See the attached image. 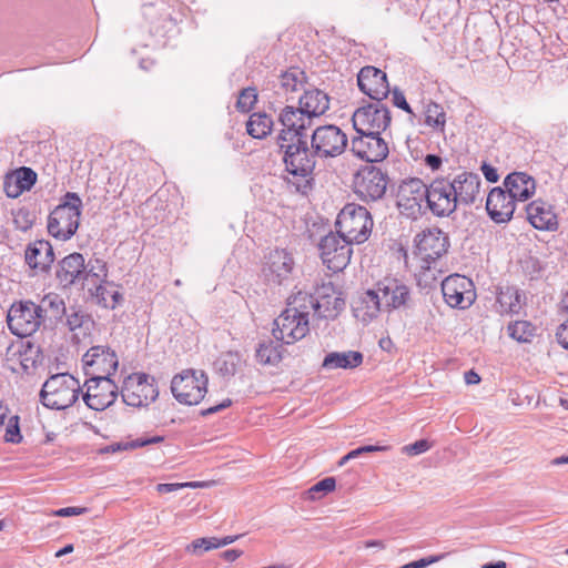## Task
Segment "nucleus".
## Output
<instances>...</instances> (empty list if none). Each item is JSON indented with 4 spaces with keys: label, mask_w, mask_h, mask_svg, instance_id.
<instances>
[{
    "label": "nucleus",
    "mask_w": 568,
    "mask_h": 568,
    "mask_svg": "<svg viewBox=\"0 0 568 568\" xmlns=\"http://www.w3.org/2000/svg\"><path fill=\"white\" fill-rule=\"evenodd\" d=\"M317 307L318 303L311 295L298 292L275 318L273 336L285 344H293L302 339L310 331V313Z\"/></svg>",
    "instance_id": "f257e3e1"
},
{
    "label": "nucleus",
    "mask_w": 568,
    "mask_h": 568,
    "mask_svg": "<svg viewBox=\"0 0 568 568\" xmlns=\"http://www.w3.org/2000/svg\"><path fill=\"white\" fill-rule=\"evenodd\" d=\"M280 152L283 154V162L286 172L292 175L296 191L306 192L312 180V174L316 165V155L313 149L308 146L307 139H297L290 142L277 141Z\"/></svg>",
    "instance_id": "f03ea898"
},
{
    "label": "nucleus",
    "mask_w": 568,
    "mask_h": 568,
    "mask_svg": "<svg viewBox=\"0 0 568 568\" xmlns=\"http://www.w3.org/2000/svg\"><path fill=\"white\" fill-rule=\"evenodd\" d=\"M81 209L80 196L74 192H67L48 217V232L61 241L71 239L79 227Z\"/></svg>",
    "instance_id": "7ed1b4c3"
},
{
    "label": "nucleus",
    "mask_w": 568,
    "mask_h": 568,
    "mask_svg": "<svg viewBox=\"0 0 568 568\" xmlns=\"http://www.w3.org/2000/svg\"><path fill=\"white\" fill-rule=\"evenodd\" d=\"M80 390V383L72 375L55 374L43 384L40 398L48 408L65 409L78 399Z\"/></svg>",
    "instance_id": "20e7f679"
},
{
    "label": "nucleus",
    "mask_w": 568,
    "mask_h": 568,
    "mask_svg": "<svg viewBox=\"0 0 568 568\" xmlns=\"http://www.w3.org/2000/svg\"><path fill=\"white\" fill-rule=\"evenodd\" d=\"M336 226L337 233L348 243L361 244L368 239L373 220L366 207L347 204L337 215Z\"/></svg>",
    "instance_id": "39448f33"
},
{
    "label": "nucleus",
    "mask_w": 568,
    "mask_h": 568,
    "mask_svg": "<svg viewBox=\"0 0 568 568\" xmlns=\"http://www.w3.org/2000/svg\"><path fill=\"white\" fill-rule=\"evenodd\" d=\"M209 377L203 371L184 369L171 382L174 398L184 405H197L207 392Z\"/></svg>",
    "instance_id": "423d86ee"
},
{
    "label": "nucleus",
    "mask_w": 568,
    "mask_h": 568,
    "mask_svg": "<svg viewBox=\"0 0 568 568\" xmlns=\"http://www.w3.org/2000/svg\"><path fill=\"white\" fill-rule=\"evenodd\" d=\"M123 402L132 407L148 406L159 396L155 378L144 373H134L123 381Z\"/></svg>",
    "instance_id": "0eeeda50"
},
{
    "label": "nucleus",
    "mask_w": 568,
    "mask_h": 568,
    "mask_svg": "<svg viewBox=\"0 0 568 568\" xmlns=\"http://www.w3.org/2000/svg\"><path fill=\"white\" fill-rule=\"evenodd\" d=\"M347 135L336 125L317 126L311 136V148L318 159H333L344 153Z\"/></svg>",
    "instance_id": "6e6552de"
},
{
    "label": "nucleus",
    "mask_w": 568,
    "mask_h": 568,
    "mask_svg": "<svg viewBox=\"0 0 568 568\" xmlns=\"http://www.w3.org/2000/svg\"><path fill=\"white\" fill-rule=\"evenodd\" d=\"M390 112L382 102L376 101L358 108L352 118L356 133L381 134L390 124Z\"/></svg>",
    "instance_id": "1a4fd4ad"
},
{
    "label": "nucleus",
    "mask_w": 568,
    "mask_h": 568,
    "mask_svg": "<svg viewBox=\"0 0 568 568\" xmlns=\"http://www.w3.org/2000/svg\"><path fill=\"white\" fill-rule=\"evenodd\" d=\"M7 322L10 331L20 337L32 335L42 324L37 304L31 301L12 304L8 312Z\"/></svg>",
    "instance_id": "9d476101"
},
{
    "label": "nucleus",
    "mask_w": 568,
    "mask_h": 568,
    "mask_svg": "<svg viewBox=\"0 0 568 568\" xmlns=\"http://www.w3.org/2000/svg\"><path fill=\"white\" fill-rule=\"evenodd\" d=\"M458 206L454 185L447 178H437L427 186L426 207L438 217L449 216Z\"/></svg>",
    "instance_id": "9b49d317"
},
{
    "label": "nucleus",
    "mask_w": 568,
    "mask_h": 568,
    "mask_svg": "<svg viewBox=\"0 0 568 568\" xmlns=\"http://www.w3.org/2000/svg\"><path fill=\"white\" fill-rule=\"evenodd\" d=\"M427 204V185L420 179H409L399 185L397 206L409 219H417Z\"/></svg>",
    "instance_id": "f8f14e48"
},
{
    "label": "nucleus",
    "mask_w": 568,
    "mask_h": 568,
    "mask_svg": "<svg viewBox=\"0 0 568 568\" xmlns=\"http://www.w3.org/2000/svg\"><path fill=\"white\" fill-rule=\"evenodd\" d=\"M388 176L379 168L367 165L355 178V192L365 202L381 200L387 190Z\"/></svg>",
    "instance_id": "ddd939ff"
},
{
    "label": "nucleus",
    "mask_w": 568,
    "mask_h": 568,
    "mask_svg": "<svg viewBox=\"0 0 568 568\" xmlns=\"http://www.w3.org/2000/svg\"><path fill=\"white\" fill-rule=\"evenodd\" d=\"M442 293L445 302L453 308L466 310L476 300L473 282L459 274H453L442 281Z\"/></svg>",
    "instance_id": "4468645a"
},
{
    "label": "nucleus",
    "mask_w": 568,
    "mask_h": 568,
    "mask_svg": "<svg viewBox=\"0 0 568 568\" xmlns=\"http://www.w3.org/2000/svg\"><path fill=\"white\" fill-rule=\"evenodd\" d=\"M318 248L323 263L333 272L343 271L351 261V243L338 233H329L324 236Z\"/></svg>",
    "instance_id": "2eb2a0df"
},
{
    "label": "nucleus",
    "mask_w": 568,
    "mask_h": 568,
    "mask_svg": "<svg viewBox=\"0 0 568 568\" xmlns=\"http://www.w3.org/2000/svg\"><path fill=\"white\" fill-rule=\"evenodd\" d=\"M282 129L277 141L290 142L297 139H307L306 130L312 126L313 120L300 108L286 105L278 113Z\"/></svg>",
    "instance_id": "dca6fc26"
},
{
    "label": "nucleus",
    "mask_w": 568,
    "mask_h": 568,
    "mask_svg": "<svg viewBox=\"0 0 568 568\" xmlns=\"http://www.w3.org/2000/svg\"><path fill=\"white\" fill-rule=\"evenodd\" d=\"M84 387L83 402L93 410H104L118 396V386L111 378L89 377Z\"/></svg>",
    "instance_id": "f3484780"
},
{
    "label": "nucleus",
    "mask_w": 568,
    "mask_h": 568,
    "mask_svg": "<svg viewBox=\"0 0 568 568\" xmlns=\"http://www.w3.org/2000/svg\"><path fill=\"white\" fill-rule=\"evenodd\" d=\"M85 375L110 378L118 368V356L108 346H93L82 357Z\"/></svg>",
    "instance_id": "a211bd4d"
},
{
    "label": "nucleus",
    "mask_w": 568,
    "mask_h": 568,
    "mask_svg": "<svg viewBox=\"0 0 568 568\" xmlns=\"http://www.w3.org/2000/svg\"><path fill=\"white\" fill-rule=\"evenodd\" d=\"M374 288L385 312L406 307L410 301V288L399 278L386 276Z\"/></svg>",
    "instance_id": "6ab92c4d"
},
{
    "label": "nucleus",
    "mask_w": 568,
    "mask_h": 568,
    "mask_svg": "<svg viewBox=\"0 0 568 568\" xmlns=\"http://www.w3.org/2000/svg\"><path fill=\"white\" fill-rule=\"evenodd\" d=\"M353 154L367 162H381L388 155V143L374 133H356L351 141Z\"/></svg>",
    "instance_id": "aec40b11"
},
{
    "label": "nucleus",
    "mask_w": 568,
    "mask_h": 568,
    "mask_svg": "<svg viewBox=\"0 0 568 568\" xmlns=\"http://www.w3.org/2000/svg\"><path fill=\"white\" fill-rule=\"evenodd\" d=\"M417 260L437 261L447 252L448 236L439 229H427L415 237Z\"/></svg>",
    "instance_id": "412c9836"
},
{
    "label": "nucleus",
    "mask_w": 568,
    "mask_h": 568,
    "mask_svg": "<svg viewBox=\"0 0 568 568\" xmlns=\"http://www.w3.org/2000/svg\"><path fill=\"white\" fill-rule=\"evenodd\" d=\"M359 90L375 101H382L389 93L386 73L375 67H364L357 75Z\"/></svg>",
    "instance_id": "4be33fe9"
},
{
    "label": "nucleus",
    "mask_w": 568,
    "mask_h": 568,
    "mask_svg": "<svg viewBox=\"0 0 568 568\" xmlns=\"http://www.w3.org/2000/svg\"><path fill=\"white\" fill-rule=\"evenodd\" d=\"M294 261L285 250H274L266 257L263 275L268 283L282 285L293 271Z\"/></svg>",
    "instance_id": "5701e85b"
},
{
    "label": "nucleus",
    "mask_w": 568,
    "mask_h": 568,
    "mask_svg": "<svg viewBox=\"0 0 568 568\" xmlns=\"http://www.w3.org/2000/svg\"><path fill=\"white\" fill-rule=\"evenodd\" d=\"M516 209L515 200L501 187H494L486 201V210L496 223H506L511 220Z\"/></svg>",
    "instance_id": "b1692460"
},
{
    "label": "nucleus",
    "mask_w": 568,
    "mask_h": 568,
    "mask_svg": "<svg viewBox=\"0 0 568 568\" xmlns=\"http://www.w3.org/2000/svg\"><path fill=\"white\" fill-rule=\"evenodd\" d=\"M458 204L470 205L480 196V178L476 173L463 172L450 180Z\"/></svg>",
    "instance_id": "393cba45"
},
{
    "label": "nucleus",
    "mask_w": 568,
    "mask_h": 568,
    "mask_svg": "<svg viewBox=\"0 0 568 568\" xmlns=\"http://www.w3.org/2000/svg\"><path fill=\"white\" fill-rule=\"evenodd\" d=\"M527 219L530 224L541 231H554L558 226L557 215L552 205L544 200H535L526 206Z\"/></svg>",
    "instance_id": "a878e982"
},
{
    "label": "nucleus",
    "mask_w": 568,
    "mask_h": 568,
    "mask_svg": "<svg viewBox=\"0 0 568 568\" xmlns=\"http://www.w3.org/2000/svg\"><path fill=\"white\" fill-rule=\"evenodd\" d=\"M504 187L515 202H526L535 194L536 181L526 172H511L505 178Z\"/></svg>",
    "instance_id": "bb28decb"
},
{
    "label": "nucleus",
    "mask_w": 568,
    "mask_h": 568,
    "mask_svg": "<svg viewBox=\"0 0 568 568\" xmlns=\"http://www.w3.org/2000/svg\"><path fill=\"white\" fill-rule=\"evenodd\" d=\"M85 263L84 257L80 253H72L60 262L57 277L63 285H72L84 278Z\"/></svg>",
    "instance_id": "cd10ccee"
},
{
    "label": "nucleus",
    "mask_w": 568,
    "mask_h": 568,
    "mask_svg": "<svg viewBox=\"0 0 568 568\" xmlns=\"http://www.w3.org/2000/svg\"><path fill=\"white\" fill-rule=\"evenodd\" d=\"M329 97L320 89L305 90L298 106L312 119L320 118L329 109Z\"/></svg>",
    "instance_id": "c85d7f7f"
},
{
    "label": "nucleus",
    "mask_w": 568,
    "mask_h": 568,
    "mask_svg": "<svg viewBox=\"0 0 568 568\" xmlns=\"http://www.w3.org/2000/svg\"><path fill=\"white\" fill-rule=\"evenodd\" d=\"M53 261V248L48 241H36L26 251V262L31 268L47 271Z\"/></svg>",
    "instance_id": "c756f323"
},
{
    "label": "nucleus",
    "mask_w": 568,
    "mask_h": 568,
    "mask_svg": "<svg viewBox=\"0 0 568 568\" xmlns=\"http://www.w3.org/2000/svg\"><path fill=\"white\" fill-rule=\"evenodd\" d=\"M37 307L41 315V323L49 321L50 324H55L67 314L64 301L57 293L44 295L40 304H37Z\"/></svg>",
    "instance_id": "7c9ffc66"
},
{
    "label": "nucleus",
    "mask_w": 568,
    "mask_h": 568,
    "mask_svg": "<svg viewBox=\"0 0 568 568\" xmlns=\"http://www.w3.org/2000/svg\"><path fill=\"white\" fill-rule=\"evenodd\" d=\"M355 315L363 322L375 318L379 312L384 311L378 294L375 288L366 291L359 298L354 308Z\"/></svg>",
    "instance_id": "2f4dec72"
},
{
    "label": "nucleus",
    "mask_w": 568,
    "mask_h": 568,
    "mask_svg": "<svg viewBox=\"0 0 568 568\" xmlns=\"http://www.w3.org/2000/svg\"><path fill=\"white\" fill-rule=\"evenodd\" d=\"M363 363V354L356 351L332 352L323 361V367L326 369H352Z\"/></svg>",
    "instance_id": "473e14b6"
},
{
    "label": "nucleus",
    "mask_w": 568,
    "mask_h": 568,
    "mask_svg": "<svg viewBox=\"0 0 568 568\" xmlns=\"http://www.w3.org/2000/svg\"><path fill=\"white\" fill-rule=\"evenodd\" d=\"M521 294L515 287L500 288L497 295L498 312L500 314H518L521 308Z\"/></svg>",
    "instance_id": "72a5a7b5"
},
{
    "label": "nucleus",
    "mask_w": 568,
    "mask_h": 568,
    "mask_svg": "<svg viewBox=\"0 0 568 568\" xmlns=\"http://www.w3.org/2000/svg\"><path fill=\"white\" fill-rule=\"evenodd\" d=\"M37 181V173L30 168H21L14 176V191H11V181H6L4 190L9 197H18L22 192L29 191Z\"/></svg>",
    "instance_id": "f704fd0d"
},
{
    "label": "nucleus",
    "mask_w": 568,
    "mask_h": 568,
    "mask_svg": "<svg viewBox=\"0 0 568 568\" xmlns=\"http://www.w3.org/2000/svg\"><path fill=\"white\" fill-rule=\"evenodd\" d=\"M305 83V72L297 67L287 69L278 77V88L286 94L304 89Z\"/></svg>",
    "instance_id": "c9c22d12"
},
{
    "label": "nucleus",
    "mask_w": 568,
    "mask_h": 568,
    "mask_svg": "<svg viewBox=\"0 0 568 568\" xmlns=\"http://www.w3.org/2000/svg\"><path fill=\"white\" fill-rule=\"evenodd\" d=\"M274 122L266 113L255 112L246 122V132L254 139L266 138L273 129Z\"/></svg>",
    "instance_id": "e433bc0d"
},
{
    "label": "nucleus",
    "mask_w": 568,
    "mask_h": 568,
    "mask_svg": "<svg viewBox=\"0 0 568 568\" xmlns=\"http://www.w3.org/2000/svg\"><path fill=\"white\" fill-rule=\"evenodd\" d=\"M436 262L437 261L418 260V265L415 271L418 286L423 288L432 287L438 281L439 271Z\"/></svg>",
    "instance_id": "4c0bfd02"
},
{
    "label": "nucleus",
    "mask_w": 568,
    "mask_h": 568,
    "mask_svg": "<svg viewBox=\"0 0 568 568\" xmlns=\"http://www.w3.org/2000/svg\"><path fill=\"white\" fill-rule=\"evenodd\" d=\"M256 359L262 365H276L282 359L281 346L273 341H264L256 348Z\"/></svg>",
    "instance_id": "58836bf2"
},
{
    "label": "nucleus",
    "mask_w": 568,
    "mask_h": 568,
    "mask_svg": "<svg viewBox=\"0 0 568 568\" xmlns=\"http://www.w3.org/2000/svg\"><path fill=\"white\" fill-rule=\"evenodd\" d=\"M95 296L103 307L112 310L115 308L122 301L121 293L115 288V285L112 283H106L105 285H98L95 288Z\"/></svg>",
    "instance_id": "ea45409f"
},
{
    "label": "nucleus",
    "mask_w": 568,
    "mask_h": 568,
    "mask_svg": "<svg viewBox=\"0 0 568 568\" xmlns=\"http://www.w3.org/2000/svg\"><path fill=\"white\" fill-rule=\"evenodd\" d=\"M240 364L241 356L236 352L222 353L214 363L216 371L223 376H233Z\"/></svg>",
    "instance_id": "a19ab883"
},
{
    "label": "nucleus",
    "mask_w": 568,
    "mask_h": 568,
    "mask_svg": "<svg viewBox=\"0 0 568 568\" xmlns=\"http://www.w3.org/2000/svg\"><path fill=\"white\" fill-rule=\"evenodd\" d=\"M425 123L436 130H444L446 114L443 106L435 102H429L425 106Z\"/></svg>",
    "instance_id": "79ce46f5"
},
{
    "label": "nucleus",
    "mask_w": 568,
    "mask_h": 568,
    "mask_svg": "<svg viewBox=\"0 0 568 568\" xmlns=\"http://www.w3.org/2000/svg\"><path fill=\"white\" fill-rule=\"evenodd\" d=\"M508 332L514 339L527 343L536 335V327L527 321H516L508 325Z\"/></svg>",
    "instance_id": "37998d69"
},
{
    "label": "nucleus",
    "mask_w": 568,
    "mask_h": 568,
    "mask_svg": "<svg viewBox=\"0 0 568 568\" xmlns=\"http://www.w3.org/2000/svg\"><path fill=\"white\" fill-rule=\"evenodd\" d=\"M108 276V266L106 263L100 258H91L88 264H85V273L84 280H89L90 277L95 278L98 281H104Z\"/></svg>",
    "instance_id": "c03bdc74"
},
{
    "label": "nucleus",
    "mask_w": 568,
    "mask_h": 568,
    "mask_svg": "<svg viewBox=\"0 0 568 568\" xmlns=\"http://www.w3.org/2000/svg\"><path fill=\"white\" fill-rule=\"evenodd\" d=\"M335 486H336L335 479L333 477H326V478L320 480L318 483H316L315 485H313L308 489V491H307L308 497L312 500L320 499L327 493L333 491L335 489Z\"/></svg>",
    "instance_id": "a18cd8bd"
},
{
    "label": "nucleus",
    "mask_w": 568,
    "mask_h": 568,
    "mask_svg": "<svg viewBox=\"0 0 568 568\" xmlns=\"http://www.w3.org/2000/svg\"><path fill=\"white\" fill-rule=\"evenodd\" d=\"M4 442L12 443V444H19L22 440V435L20 433V426H19V416L13 415L9 417L8 423L6 425L4 429Z\"/></svg>",
    "instance_id": "49530a36"
},
{
    "label": "nucleus",
    "mask_w": 568,
    "mask_h": 568,
    "mask_svg": "<svg viewBox=\"0 0 568 568\" xmlns=\"http://www.w3.org/2000/svg\"><path fill=\"white\" fill-rule=\"evenodd\" d=\"M163 442V437L162 436H152V437H148V438H136L134 440H131L129 443H126L123 447L120 445V444H116V445H111L106 448L108 452H118V450H121V449H128V448H131V449H134V448H140V447H144L146 445H151V444H158V443H161Z\"/></svg>",
    "instance_id": "de8ad7c7"
},
{
    "label": "nucleus",
    "mask_w": 568,
    "mask_h": 568,
    "mask_svg": "<svg viewBox=\"0 0 568 568\" xmlns=\"http://www.w3.org/2000/svg\"><path fill=\"white\" fill-rule=\"evenodd\" d=\"M257 101L255 88L243 89L239 95L236 108L242 112H248Z\"/></svg>",
    "instance_id": "09e8293b"
},
{
    "label": "nucleus",
    "mask_w": 568,
    "mask_h": 568,
    "mask_svg": "<svg viewBox=\"0 0 568 568\" xmlns=\"http://www.w3.org/2000/svg\"><path fill=\"white\" fill-rule=\"evenodd\" d=\"M217 538L209 537V538H197L194 539L187 547L186 550L193 554H199L200 550L209 551L212 549H217Z\"/></svg>",
    "instance_id": "8fccbe9b"
},
{
    "label": "nucleus",
    "mask_w": 568,
    "mask_h": 568,
    "mask_svg": "<svg viewBox=\"0 0 568 568\" xmlns=\"http://www.w3.org/2000/svg\"><path fill=\"white\" fill-rule=\"evenodd\" d=\"M64 315L67 316V325L70 331L80 328L88 320V316L81 310L75 307H70L69 312L67 311V314Z\"/></svg>",
    "instance_id": "3c124183"
},
{
    "label": "nucleus",
    "mask_w": 568,
    "mask_h": 568,
    "mask_svg": "<svg viewBox=\"0 0 568 568\" xmlns=\"http://www.w3.org/2000/svg\"><path fill=\"white\" fill-rule=\"evenodd\" d=\"M203 486H204L203 483H200V481L175 483V484H159L156 486V490L160 494H166V493L176 491V490L185 488V487L196 488V487H203Z\"/></svg>",
    "instance_id": "603ef678"
},
{
    "label": "nucleus",
    "mask_w": 568,
    "mask_h": 568,
    "mask_svg": "<svg viewBox=\"0 0 568 568\" xmlns=\"http://www.w3.org/2000/svg\"><path fill=\"white\" fill-rule=\"evenodd\" d=\"M447 554L432 555L425 558H420L419 560L410 561L406 565H403L398 568H426L432 564H436L443 560Z\"/></svg>",
    "instance_id": "864d4df0"
},
{
    "label": "nucleus",
    "mask_w": 568,
    "mask_h": 568,
    "mask_svg": "<svg viewBox=\"0 0 568 568\" xmlns=\"http://www.w3.org/2000/svg\"><path fill=\"white\" fill-rule=\"evenodd\" d=\"M524 271L530 276L536 277L542 271V265L537 257L527 256L521 261Z\"/></svg>",
    "instance_id": "5fc2aeb1"
},
{
    "label": "nucleus",
    "mask_w": 568,
    "mask_h": 568,
    "mask_svg": "<svg viewBox=\"0 0 568 568\" xmlns=\"http://www.w3.org/2000/svg\"><path fill=\"white\" fill-rule=\"evenodd\" d=\"M430 448V444L426 439L416 440L413 444L403 447V453L409 456H416L427 452Z\"/></svg>",
    "instance_id": "6e6d98bb"
},
{
    "label": "nucleus",
    "mask_w": 568,
    "mask_h": 568,
    "mask_svg": "<svg viewBox=\"0 0 568 568\" xmlns=\"http://www.w3.org/2000/svg\"><path fill=\"white\" fill-rule=\"evenodd\" d=\"M387 448H388L387 446H379V445L362 446V447L351 450L348 453V457H352V459H355L364 454L374 453V452H383V450H386Z\"/></svg>",
    "instance_id": "4d7b16f0"
},
{
    "label": "nucleus",
    "mask_w": 568,
    "mask_h": 568,
    "mask_svg": "<svg viewBox=\"0 0 568 568\" xmlns=\"http://www.w3.org/2000/svg\"><path fill=\"white\" fill-rule=\"evenodd\" d=\"M393 103L397 108H399V109L406 111L407 113L414 115L409 104L406 101L405 95L403 94V92L398 91L397 89L393 91Z\"/></svg>",
    "instance_id": "13d9d810"
},
{
    "label": "nucleus",
    "mask_w": 568,
    "mask_h": 568,
    "mask_svg": "<svg viewBox=\"0 0 568 568\" xmlns=\"http://www.w3.org/2000/svg\"><path fill=\"white\" fill-rule=\"evenodd\" d=\"M556 337L558 343L568 349V320L557 328Z\"/></svg>",
    "instance_id": "bf43d9fd"
},
{
    "label": "nucleus",
    "mask_w": 568,
    "mask_h": 568,
    "mask_svg": "<svg viewBox=\"0 0 568 568\" xmlns=\"http://www.w3.org/2000/svg\"><path fill=\"white\" fill-rule=\"evenodd\" d=\"M85 511V508H80V507H65V508H60L58 510L54 511V515L55 516H59V517H70V516H78V515H81Z\"/></svg>",
    "instance_id": "052dcab7"
},
{
    "label": "nucleus",
    "mask_w": 568,
    "mask_h": 568,
    "mask_svg": "<svg viewBox=\"0 0 568 568\" xmlns=\"http://www.w3.org/2000/svg\"><path fill=\"white\" fill-rule=\"evenodd\" d=\"M231 404H232V400L230 398H226L217 405H213V406H210V407L203 409L201 412V414H202V416H209V415L215 414L224 408H227L229 406H231Z\"/></svg>",
    "instance_id": "680f3d73"
},
{
    "label": "nucleus",
    "mask_w": 568,
    "mask_h": 568,
    "mask_svg": "<svg viewBox=\"0 0 568 568\" xmlns=\"http://www.w3.org/2000/svg\"><path fill=\"white\" fill-rule=\"evenodd\" d=\"M481 171L488 182L495 183L498 181L499 175L497 170L488 164H483Z\"/></svg>",
    "instance_id": "e2e57ef3"
},
{
    "label": "nucleus",
    "mask_w": 568,
    "mask_h": 568,
    "mask_svg": "<svg viewBox=\"0 0 568 568\" xmlns=\"http://www.w3.org/2000/svg\"><path fill=\"white\" fill-rule=\"evenodd\" d=\"M442 158L436 154H427L425 156V164L433 171L438 170L442 165Z\"/></svg>",
    "instance_id": "0e129e2a"
},
{
    "label": "nucleus",
    "mask_w": 568,
    "mask_h": 568,
    "mask_svg": "<svg viewBox=\"0 0 568 568\" xmlns=\"http://www.w3.org/2000/svg\"><path fill=\"white\" fill-rule=\"evenodd\" d=\"M221 556L225 561L232 562L242 556V551L236 549H229L223 551Z\"/></svg>",
    "instance_id": "69168bd1"
},
{
    "label": "nucleus",
    "mask_w": 568,
    "mask_h": 568,
    "mask_svg": "<svg viewBox=\"0 0 568 568\" xmlns=\"http://www.w3.org/2000/svg\"><path fill=\"white\" fill-rule=\"evenodd\" d=\"M465 382L467 385H475L480 382V377L475 371L470 369L465 373Z\"/></svg>",
    "instance_id": "338daca9"
},
{
    "label": "nucleus",
    "mask_w": 568,
    "mask_h": 568,
    "mask_svg": "<svg viewBox=\"0 0 568 568\" xmlns=\"http://www.w3.org/2000/svg\"><path fill=\"white\" fill-rule=\"evenodd\" d=\"M506 567H507V565L503 560H499L496 562H488V564H485L481 566V568H506Z\"/></svg>",
    "instance_id": "774afa93"
}]
</instances>
